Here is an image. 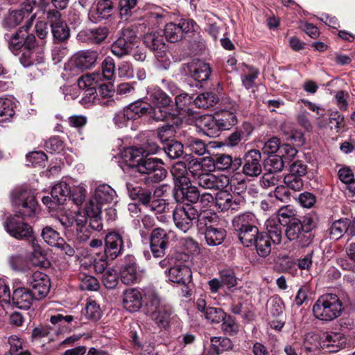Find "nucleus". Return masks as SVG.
<instances>
[{
    "instance_id": "51",
    "label": "nucleus",
    "mask_w": 355,
    "mask_h": 355,
    "mask_svg": "<svg viewBox=\"0 0 355 355\" xmlns=\"http://www.w3.org/2000/svg\"><path fill=\"white\" fill-rule=\"evenodd\" d=\"M268 197L272 202L286 203L290 200V192L285 186L281 184L277 186L273 191L269 193Z\"/></svg>"
},
{
    "instance_id": "22",
    "label": "nucleus",
    "mask_w": 355,
    "mask_h": 355,
    "mask_svg": "<svg viewBox=\"0 0 355 355\" xmlns=\"http://www.w3.org/2000/svg\"><path fill=\"white\" fill-rule=\"evenodd\" d=\"M33 288V293L38 298L44 297L50 290V280L49 277L40 271L35 272L28 280Z\"/></svg>"
},
{
    "instance_id": "48",
    "label": "nucleus",
    "mask_w": 355,
    "mask_h": 355,
    "mask_svg": "<svg viewBox=\"0 0 355 355\" xmlns=\"http://www.w3.org/2000/svg\"><path fill=\"white\" fill-rule=\"evenodd\" d=\"M164 35L170 42H176L182 40L184 37L178 23L171 22L166 25Z\"/></svg>"
},
{
    "instance_id": "20",
    "label": "nucleus",
    "mask_w": 355,
    "mask_h": 355,
    "mask_svg": "<svg viewBox=\"0 0 355 355\" xmlns=\"http://www.w3.org/2000/svg\"><path fill=\"white\" fill-rule=\"evenodd\" d=\"M261 153L257 150H249L244 157L243 173L250 177H257L262 171Z\"/></svg>"
},
{
    "instance_id": "27",
    "label": "nucleus",
    "mask_w": 355,
    "mask_h": 355,
    "mask_svg": "<svg viewBox=\"0 0 355 355\" xmlns=\"http://www.w3.org/2000/svg\"><path fill=\"white\" fill-rule=\"evenodd\" d=\"M258 220L251 212H245L235 216L232 219V226L238 233L241 231L258 226Z\"/></svg>"
},
{
    "instance_id": "54",
    "label": "nucleus",
    "mask_w": 355,
    "mask_h": 355,
    "mask_svg": "<svg viewBox=\"0 0 355 355\" xmlns=\"http://www.w3.org/2000/svg\"><path fill=\"white\" fill-rule=\"evenodd\" d=\"M8 343L10 346V355H31L28 350L23 347L22 341L17 336H10L8 338Z\"/></svg>"
},
{
    "instance_id": "55",
    "label": "nucleus",
    "mask_w": 355,
    "mask_h": 355,
    "mask_svg": "<svg viewBox=\"0 0 355 355\" xmlns=\"http://www.w3.org/2000/svg\"><path fill=\"white\" fill-rule=\"evenodd\" d=\"M42 236L44 241L51 246L56 247L60 242H62V238L59 233L49 226L43 228Z\"/></svg>"
},
{
    "instance_id": "61",
    "label": "nucleus",
    "mask_w": 355,
    "mask_h": 355,
    "mask_svg": "<svg viewBox=\"0 0 355 355\" xmlns=\"http://www.w3.org/2000/svg\"><path fill=\"white\" fill-rule=\"evenodd\" d=\"M101 81L103 79L111 80L114 74L115 64L114 60L110 57H107L103 60L102 65Z\"/></svg>"
},
{
    "instance_id": "63",
    "label": "nucleus",
    "mask_w": 355,
    "mask_h": 355,
    "mask_svg": "<svg viewBox=\"0 0 355 355\" xmlns=\"http://www.w3.org/2000/svg\"><path fill=\"white\" fill-rule=\"evenodd\" d=\"M87 194L86 187L83 184H80L73 189H71L69 198L72 200L74 204L80 205L84 202Z\"/></svg>"
},
{
    "instance_id": "9",
    "label": "nucleus",
    "mask_w": 355,
    "mask_h": 355,
    "mask_svg": "<svg viewBox=\"0 0 355 355\" xmlns=\"http://www.w3.org/2000/svg\"><path fill=\"white\" fill-rule=\"evenodd\" d=\"M98 58V53L96 51H82L77 53L67 64L64 69L66 71H74L73 74L78 73L80 70H85L92 67Z\"/></svg>"
},
{
    "instance_id": "44",
    "label": "nucleus",
    "mask_w": 355,
    "mask_h": 355,
    "mask_svg": "<svg viewBox=\"0 0 355 355\" xmlns=\"http://www.w3.org/2000/svg\"><path fill=\"white\" fill-rule=\"evenodd\" d=\"M14 114L13 101L9 98H0V122L9 121Z\"/></svg>"
},
{
    "instance_id": "10",
    "label": "nucleus",
    "mask_w": 355,
    "mask_h": 355,
    "mask_svg": "<svg viewBox=\"0 0 355 355\" xmlns=\"http://www.w3.org/2000/svg\"><path fill=\"white\" fill-rule=\"evenodd\" d=\"M216 206L222 212L237 211L245 205L243 198L234 196L226 191H220L216 194Z\"/></svg>"
},
{
    "instance_id": "12",
    "label": "nucleus",
    "mask_w": 355,
    "mask_h": 355,
    "mask_svg": "<svg viewBox=\"0 0 355 355\" xmlns=\"http://www.w3.org/2000/svg\"><path fill=\"white\" fill-rule=\"evenodd\" d=\"M285 234L290 241H297L302 245H306L309 242V233L311 227L304 224L297 218H293L285 225Z\"/></svg>"
},
{
    "instance_id": "36",
    "label": "nucleus",
    "mask_w": 355,
    "mask_h": 355,
    "mask_svg": "<svg viewBox=\"0 0 355 355\" xmlns=\"http://www.w3.org/2000/svg\"><path fill=\"white\" fill-rule=\"evenodd\" d=\"M226 231L223 228H216L212 225L207 227L205 231V238L210 246L218 245L225 239Z\"/></svg>"
},
{
    "instance_id": "41",
    "label": "nucleus",
    "mask_w": 355,
    "mask_h": 355,
    "mask_svg": "<svg viewBox=\"0 0 355 355\" xmlns=\"http://www.w3.org/2000/svg\"><path fill=\"white\" fill-rule=\"evenodd\" d=\"M144 42L148 49L155 52L166 49L163 36L159 33L146 34L144 36Z\"/></svg>"
},
{
    "instance_id": "23",
    "label": "nucleus",
    "mask_w": 355,
    "mask_h": 355,
    "mask_svg": "<svg viewBox=\"0 0 355 355\" xmlns=\"http://www.w3.org/2000/svg\"><path fill=\"white\" fill-rule=\"evenodd\" d=\"M346 344V338L340 332L324 333L320 338V346L330 352H336Z\"/></svg>"
},
{
    "instance_id": "7",
    "label": "nucleus",
    "mask_w": 355,
    "mask_h": 355,
    "mask_svg": "<svg viewBox=\"0 0 355 355\" xmlns=\"http://www.w3.org/2000/svg\"><path fill=\"white\" fill-rule=\"evenodd\" d=\"M198 218V209L189 204L177 205L173 211V219L177 228L187 232Z\"/></svg>"
},
{
    "instance_id": "59",
    "label": "nucleus",
    "mask_w": 355,
    "mask_h": 355,
    "mask_svg": "<svg viewBox=\"0 0 355 355\" xmlns=\"http://www.w3.org/2000/svg\"><path fill=\"white\" fill-rule=\"evenodd\" d=\"M185 145L191 152L196 155H202L206 152L205 144L199 139L193 137L188 138Z\"/></svg>"
},
{
    "instance_id": "17",
    "label": "nucleus",
    "mask_w": 355,
    "mask_h": 355,
    "mask_svg": "<svg viewBox=\"0 0 355 355\" xmlns=\"http://www.w3.org/2000/svg\"><path fill=\"white\" fill-rule=\"evenodd\" d=\"M119 277L124 284H135L140 280L141 274L137 269L135 258L132 255L125 256Z\"/></svg>"
},
{
    "instance_id": "49",
    "label": "nucleus",
    "mask_w": 355,
    "mask_h": 355,
    "mask_svg": "<svg viewBox=\"0 0 355 355\" xmlns=\"http://www.w3.org/2000/svg\"><path fill=\"white\" fill-rule=\"evenodd\" d=\"M31 245L32 248L31 255L30 257L31 262L35 266H44L45 257L37 241L35 239L32 238L31 239Z\"/></svg>"
},
{
    "instance_id": "32",
    "label": "nucleus",
    "mask_w": 355,
    "mask_h": 355,
    "mask_svg": "<svg viewBox=\"0 0 355 355\" xmlns=\"http://www.w3.org/2000/svg\"><path fill=\"white\" fill-rule=\"evenodd\" d=\"M86 214L89 216L90 227L94 230H101L103 229L101 209L98 206H94L93 200H89L86 205Z\"/></svg>"
},
{
    "instance_id": "57",
    "label": "nucleus",
    "mask_w": 355,
    "mask_h": 355,
    "mask_svg": "<svg viewBox=\"0 0 355 355\" xmlns=\"http://www.w3.org/2000/svg\"><path fill=\"white\" fill-rule=\"evenodd\" d=\"M346 223V218H341L332 223L329 229L331 239L337 240L341 238L344 234H346V231H347Z\"/></svg>"
},
{
    "instance_id": "58",
    "label": "nucleus",
    "mask_w": 355,
    "mask_h": 355,
    "mask_svg": "<svg viewBox=\"0 0 355 355\" xmlns=\"http://www.w3.org/2000/svg\"><path fill=\"white\" fill-rule=\"evenodd\" d=\"M98 87L101 96L105 99L100 103L103 105H111L114 103V100L111 99L114 94L113 85L110 83H100Z\"/></svg>"
},
{
    "instance_id": "52",
    "label": "nucleus",
    "mask_w": 355,
    "mask_h": 355,
    "mask_svg": "<svg viewBox=\"0 0 355 355\" xmlns=\"http://www.w3.org/2000/svg\"><path fill=\"white\" fill-rule=\"evenodd\" d=\"M195 105L199 108L207 109L217 102V98L213 93L205 92L199 94L193 100Z\"/></svg>"
},
{
    "instance_id": "35",
    "label": "nucleus",
    "mask_w": 355,
    "mask_h": 355,
    "mask_svg": "<svg viewBox=\"0 0 355 355\" xmlns=\"http://www.w3.org/2000/svg\"><path fill=\"white\" fill-rule=\"evenodd\" d=\"M34 17L35 15L26 14V10H25L23 6L20 10L10 12L9 15L4 20L3 25L8 28H11L19 25L24 19H27L29 22Z\"/></svg>"
},
{
    "instance_id": "53",
    "label": "nucleus",
    "mask_w": 355,
    "mask_h": 355,
    "mask_svg": "<svg viewBox=\"0 0 355 355\" xmlns=\"http://www.w3.org/2000/svg\"><path fill=\"white\" fill-rule=\"evenodd\" d=\"M163 149L171 159H177L183 154V145L177 141L171 140L164 144Z\"/></svg>"
},
{
    "instance_id": "26",
    "label": "nucleus",
    "mask_w": 355,
    "mask_h": 355,
    "mask_svg": "<svg viewBox=\"0 0 355 355\" xmlns=\"http://www.w3.org/2000/svg\"><path fill=\"white\" fill-rule=\"evenodd\" d=\"M12 300L13 304L18 308L28 309L31 307L34 300H39L32 291L24 287L14 290Z\"/></svg>"
},
{
    "instance_id": "5",
    "label": "nucleus",
    "mask_w": 355,
    "mask_h": 355,
    "mask_svg": "<svg viewBox=\"0 0 355 355\" xmlns=\"http://www.w3.org/2000/svg\"><path fill=\"white\" fill-rule=\"evenodd\" d=\"M123 241L121 234L112 231L105 236L104 254L99 257V261H96V270L102 272L107 268V262L112 261L122 254Z\"/></svg>"
},
{
    "instance_id": "56",
    "label": "nucleus",
    "mask_w": 355,
    "mask_h": 355,
    "mask_svg": "<svg viewBox=\"0 0 355 355\" xmlns=\"http://www.w3.org/2000/svg\"><path fill=\"white\" fill-rule=\"evenodd\" d=\"M6 40L8 42L9 48L12 51H16L23 47L25 38V31L19 30L15 34L5 35Z\"/></svg>"
},
{
    "instance_id": "62",
    "label": "nucleus",
    "mask_w": 355,
    "mask_h": 355,
    "mask_svg": "<svg viewBox=\"0 0 355 355\" xmlns=\"http://www.w3.org/2000/svg\"><path fill=\"white\" fill-rule=\"evenodd\" d=\"M225 313L220 308L208 307L205 310L206 319L212 323H219L225 318Z\"/></svg>"
},
{
    "instance_id": "6",
    "label": "nucleus",
    "mask_w": 355,
    "mask_h": 355,
    "mask_svg": "<svg viewBox=\"0 0 355 355\" xmlns=\"http://www.w3.org/2000/svg\"><path fill=\"white\" fill-rule=\"evenodd\" d=\"M137 171L146 174L145 180L147 183L158 182L166 176V171L161 159L155 157H145L139 164Z\"/></svg>"
},
{
    "instance_id": "33",
    "label": "nucleus",
    "mask_w": 355,
    "mask_h": 355,
    "mask_svg": "<svg viewBox=\"0 0 355 355\" xmlns=\"http://www.w3.org/2000/svg\"><path fill=\"white\" fill-rule=\"evenodd\" d=\"M123 157L127 164L137 171L138 170L139 164L145 159L142 148L136 147H130L125 149Z\"/></svg>"
},
{
    "instance_id": "11",
    "label": "nucleus",
    "mask_w": 355,
    "mask_h": 355,
    "mask_svg": "<svg viewBox=\"0 0 355 355\" xmlns=\"http://www.w3.org/2000/svg\"><path fill=\"white\" fill-rule=\"evenodd\" d=\"M172 232L158 227L154 229L150 234V248L155 257H162L169 243Z\"/></svg>"
},
{
    "instance_id": "1",
    "label": "nucleus",
    "mask_w": 355,
    "mask_h": 355,
    "mask_svg": "<svg viewBox=\"0 0 355 355\" xmlns=\"http://www.w3.org/2000/svg\"><path fill=\"white\" fill-rule=\"evenodd\" d=\"M19 200L21 209L19 214L8 218L4 227L6 232L17 239H31L33 238V227L26 218H32L38 211L37 202L33 194L26 191L19 193Z\"/></svg>"
},
{
    "instance_id": "18",
    "label": "nucleus",
    "mask_w": 355,
    "mask_h": 355,
    "mask_svg": "<svg viewBox=\"0 0 355 355\" xmlns=\"http://www.w3.org/2000/svg\"><path fill=\"white\" fill-rule=\"evenodd\" d=\"M116 197L114 189L107 184H101L96 187L89 200H93L94 206H98L101 209L103 205L116 202Z\"/></svg>"
},
{
    "instance_id": "24",
    "label": "nucleus",
    "mask_w": 355,
    "mask_h": 355,
    "mask_svg": "<svg viewBox=\"0 0 355 355\" xmlns=\"http://www.w3.org/2000/svg\"><path fill=\"white\" fill-rule=\"evenodd\" d=\"M173 197L177 202L182 203L188 201L193 204L198 201L200 192L196 187L192 186L190 183L185 186L175 187Z\"/></svg>"
},
{
    "instance_id": "21",
    "label": "nucleus",
    "mask_w": 355,
    "mask_h": 355,
    "mask_svg": "<svg viewBox=\"0 0 355 355\" xmlns=\"http://www.w3.org/2000/svg\"><path fill=\"white\" fill-rule=\"evenodd\" d=\"M137 102L129 105L123 111L116 112L113 118L114 125L119 128H123L128 125L130 121L139 118V114L144 108L139 107Z\"/></svg>"
},
{
    "instance_id": "60",
    "label": "nucleus",
    "mask_w": 355,
    "mask_h": 355,
    "mask_svg": "<svg viewBox=\"0 0 355 355\" xmlns=\"http://www.w3.org/2000/svg\"><path fill=\"white\" fill-rule=\"evenodd\" d=\"M282 183H284L286 188L293 190L295 191H300L303 187V182L301 178L298 175H293L288 174L282 178Z\"/></svg>"
},
{
    "instance_id": "43",
    "label": "nucleus",
    "mask_w": 355,
    "mask_h": 355,
    "mask_svg": "<svg viewBox=\"0 0 355 355\" xmlns=\"http://www.w3.org/2000/svg\"><path fill=\"white\" fill-rule=\"evenodd\" d=\"M212 163L214 168L223 171L230 168L232 164L241 165V159H236L234 162H233L232 157L230 155L220 154L217 155L214 158H213Z\"/></svg>"
},
{
    "instance_id": "42",
    "label": "nucleus",
    "mask_w": 355,
    "mask_h": 355,
    "mask_svg": "<svg viewBox=\"0 0 355 355\" xmlns=\"http://www.w3.org/2000/svg\"><path fill=\"white\" fill-rule=\"evenodd\" d=\"M108 33V28L103 26L87 29L83 32V34L89 42L94 44H100L107 37Z\"/></svg>"
},
{
    "instance_id": "19",
    "label": "nucleus",
    "mask_w": 355,
    "mask_h": 355,
    "mask_svg": "<svg viewBox=\"0 0 355 355\" xmlns=\"http://www.w3.org/2000/svg\"><path fill=\"white\" fill-rule=\"evenodd\" d=\"M198 185L205 189L223 190L230 183L229 177L220 175H215L213 173H205L199 175L197 181Z\"/></svg>"
},
{
    "instance_id": "45",
    "label": "nucleus",
    "mask_w": 355,
    "mask_h": 355,
    "mask_svg": "<svg viewBox=\"0 0 355 355\" xmlns=\"http://www.w3.org/2000/svg\"><path fill=\"white\" fill-rule=\"evenodd\" d=\"M241 243L245 247L253 246L259 236L258 226L237 233Z\"/></svg>"
},
{
    "instance_id": "30",
    "label": "nucleus",
    "mask_w": 355,
    "mask_h": 355,
    "mask_svg": "<svg viewBox=\"0 0 355 355\" xmlns=\"http://www.w3.org/2000/svg\"><path fill=\"white\" fill-rule=\"evenodd\" d=\"M127 190L130 197L133 200H138L144 205L148 207L151 203V192L138 186H134L131 183L126 184Z\"/></svg>"
},
{
    "instance_id": "64",
    "label": "nucleus",
    "mask_w": 355,
    "mask_h": 355,
    "mask_svg": "<svg viewBox=\"0 0 355 355\" xmlns=\"http://www.w3.org/2000/svg\"><path fill=\"white\" fill-rule=\"evenodd\" d=\"M8 262L13 270L26 272L28 270L27 261L21 255L15 254L10 256Z\"/></svg>"
},
{
    "instance_id": "29",
    "label": "nucleus",
    "mask_w": 355,
    "mask_h": 355,
    "mask_svg": "<svg viewBox=\"0 0 355 355\" xmlns=\"http://www.w3.org/2000/svg\"><path fill=\"white\" fill-rule=\"evenodd\" d=\"M181 123L182 119L179 116H173L171 121H166L165 125L159 128L158 137L164 144L171 141L169 139L174 136Z\"/></svg>"
},
{
    "instance_id": "15",
    "label": "nucleus",
    "mask_w": 355,
    "mask_h": 355,
    "mask_svg": "<svg viewBox=\"0 0 355 355\" xmlns=\"http://www.w3.org/2000/svg\"><path fill=\"white\" fill-rule=\"evenodd\" d=\"M51 23V31L54 40L63 42L69 37V29L67 25L60 19L61 14L59 10H49L46 13Z\"/></svg>"
},
{
    "instance_id": "39",
    "label": "nucleus",
    "mask_w": 355,
    "mask_h": 355,
    "mask_svg": "<svg viewBox=\"0 0 355 355\" xmlns=\"http://www.w3.org/2000/svg\"><path fill=\"white\" fill-rule=\"evenodd\" d=\"M192 102L193 98L187 93H181L175 97V103L178 109L179 114L184 116V117H187V119L191 118L196 112L190 108H187V106L191 105Z\"/></svg>"
},
{
    "instance_id": "46",
    "label": "nucleus",
    "mask_w": 355,
    "mask_h": 355,
    "mask_svg": "<svg viewBox=\"0 0 355 355\" xmlns=\"http://www.w3.org/2000/svg\"><path fill=\"white\" fill-rule=\"evenodd\" d=\"M101 82L100 72L92 73L83 76L78 80V86L80 89L96 87Z\"/></svg>"
},
{
    "instance_id": "31",
    "label": "nucleus",
    "mask_w": 355,
    "mask_h": 355,
    "mask_svg": "<svg viewBox=\"0 0 355 355\" xmlns=\"http://www.w3.org/2000/svg\"><path fill=\"white\" fill-rule=\"evenodd\" d=\"M281 222L276 218H268L265 223L267 235L271 239L273 243L279 244L282 239V229Z\"/></svg>"
},
{
    "instance_id": "8",
    "label": "nucleus",
    "mask_w": 355,
    "mask_h": 355,
    "mask_svg": "<svg viewBox=\"0 0 355 355\" xmlns=\"http://www.w3.org/2000/svg\"><path fill=\"white\" fill-rule=\"evenodd\" d=\"M136 41L135 31L130 28H123L121 36L111 45V51L114 55L122 58L130 53Z\"/></svg>"
},
{
    "instance_id": "16",
    "label": "nucleus",
    "mask_w": 355,
    "mask_h": 355,
    "mask_svg": "<svg viewBox=\"0 0 355 355\" xmlns=\"http://www.w3.org/2000/svg\"><path fill=\"white\" fill-rule=\"evenodd\" d=\"M184 72L198 82L207 80L211 74V69L208 64L200 60H193L184 64Z\"/></svg>"
},
{
    "instance_id": "28",
    "label": "nucleus",
    "mask_w": 355,
    "mask_h": 355,
    "mask_svg": "<svg viewBox=\"0 0 355 355\" xmlns=\"http://www.w3.org/2000/svg\"><path fill=\"white\" fill-rule=\"evenodd\" d=\"M171 173L175 181V187L185 186L190 184L188 168L183 162H178L173 164Z\"/></svg>"
},
{
    "instance_id": "38",
    "label": "nucleus",
    "mask_w": 355,
    "mask_h": 355,
    "mask_svg": "<svg viewBox=\"0 0 355 355\" xmlns=\"http://www.w3.org/2000/svg\"><path fill=\"white\" fill-rule=\"evenodd\" d=\"M43 60L44 57L41 51L33 50L31 49H22V53L19 58V61L24 67L41 63Z\"/></svg>"
},
{
    "instance_id": "3",
    "label": "nucleus",
    "mask_w": 355,
    "mask_h": 355,
    "mask_svg": "<svg viewBox=\"0 0 355 355\" xmlns=\"http://www.w3.org/2000/svg\"><path fill=\"white\" fill-rule=\"evenodd\" d=\"M146 299V306L152 320L159 327H168L177 317L172 306L154 291L148 292Z\"/></svg>"
},
{
    "instance_id": "25",
    "label": "nucleus",
    "mask_w": 355,
    "mask_h": 355,
    "mask_svg": "<svg viewBox=\"0 0 355 355\" xmlns=\"http://www.w3.org/2000/svg\"><path fill=\"white\" fill-rule=\"evenodd\" d=\"M123 304L130 312L139 311L142 306V294L138 288H128L123 293Z\"/></svg>"
},
{
    "instance_id": "50",
    "label": "nucleus",
    "mask_w": 355,
    "mask_h": 355,
    "mask_svg": "<svg viewBox=\"0 0 355 355\" xmlns=\"http://www.w3.org/2000/svg\"><path fill=\"white\" fill-rule=\"evenodd\" d=\"M218 218L217 214L211 210H205L200 212L198 211V218L196 222L199 230H202L205 227H209V223L216 222Z\"/></svg>"
},
{
    "instance_id": "2",
    "label": "nucleus",
    "mask_w": 355,
    "mask_h": 355,
    "mask_svg": "<svg viewBox=\"0 0 355 355\" xmlns=\"http://www.w3.org/2000/svg\"><path fill=\"white\" fill-rule=\"evenodd\" d=\"M151 105L137 102L139 107L144 108L139 114V117L146 114L155 121H171L172 117L177 116L171 113V100L163 91L159 88H154L148 92Z\"/></svg>"
},
{
    "instance_id": "4",
    "label": "nucleus",
    "mask_w": 355,
    "mask_h": 355,
    "mask_svg": "<svg viewBox=\"0 0 355 355\" xmlns=\"http://www.w3.org/2000/svg\"><path fill=\"white\" fill-rule=\"evenodd\" d=\"M343 310L340 298L335 294L321 295L313 306V315L318 320L330 322L341 315Z\"/></svg>"
},
{
    "instance_id": "34",
    "label": "nucleus",
    "mask_w": 355,
    "mask_h": 355,
    "mask_svg": "<svg viewBox=\"0 0 355 355\" xmlns=\"http://www.w3.org/2000/svg\"><path fill=\"white\" fill-rule=\"evenodd\" d=\"M113 8V2L97 1L96 6L92 9L89 16L96 21L105 19L112 15Z\"/></svg>"
},
{
    "instance_id": "37",
    "label": "nucleus",
    "mask_w": 355,
    "mask_h": 355,
    "mask_svg": "<svg viewBox=\"0 0 355 355\" xmlns=\"http://www.w3.org/2000/svg\"><path fill=\"white\" fill-rule=\"evenodd\" d=\"M70 193L71 189L68 184L64 181H61L53 187L51 196L55 203L62 205L67 200Z\"/></svg>"
},
{
    "instance_id": "40",
    "label": "nucleus",
    "mask_w": 355,
    "mask_h": 355,
    "mask_svg": "<svg viewBox=\"0 0 355 355\" xmlns=\"http://www.w3.org/2000/svg\"><path fill=\"white\" fill-rule=\"evenodd\" d=\"M215 116L219 132L221 130H230L237 123L236 115L231 111L223 110L220 113L216 114Z\"/></svg>"
},
{
    "instance_id": "14",
    "label": "nucleus",
    "mask_w": 355,
    "mask_h": 355,
    "mask_svg": "<svg viewBox=\"0 0 355 355\" xmlns=\"http://www.w3.org/2000/svg\"><path fill=\"white\" fill-rule=\"evenodd\" d=\"M189 123H196L200 130L209 137H216L219 135V129L215 116L200 115L196 112L191 118L187 119Z\"/></svg>"
},
{
    "instance_id": "47",
    "label": "nucleus",
    "mask_w": 355,
    "mask_h": 355,
    "mask_svg": "<svg viewBox=\"0 0 355 355\" xmlns=\"http://www.w3.org/2000/svg\"><path fill=\"white\" fill-rule=\"evenodd\" d=\"M271 239L268 236L260 234L253 246L258 254L262 257H267L271 252Z\"/></svg>"
},
{
    "instance_id": "13",
    "label": "nucleus",
    "mask_w": 355,
    "mask_h": 355,
    "mask_svg": "<svg viewBox=\"0 0 355 355\" xmlns=\"http://www.w3.org/2000/svg\"><path fill=\"white\" fill-rule=\"evenodd\" d=\"M168 279L180 285H183L185 289L182 291L184 297L190 295V284L191 283L192 272L185 265H176L168 270Z\"/></svg>"
}]
</instances>
